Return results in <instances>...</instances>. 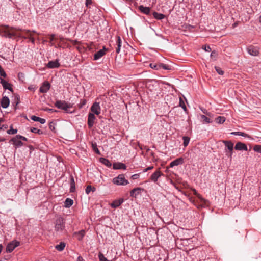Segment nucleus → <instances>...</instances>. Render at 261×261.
<instances>
[{"instance_id":"obj_64","label":"nucleus","mask_w":261,"mask_h":261,"mask_svg":"<svg viewBox=\"0 0 261 261\" xmlns=\"http://www.w3.org/2000/svg\"><path fill=\"white\" fill-rule=\"evenodd\" d=\"M2 249H3V246L0 244V253H1L2 251Z\"/></svg>"},{"instance_id":"obj_15","label":"nucleus","mask_w":261,"mask_h":261,"mask_svg":"<svg viewBox=\"0 0 261 261\" xmlns=\"http://www.w3.org/2000/svg\"><path fill=\"white\" fill-rule=\"evenodd\" d=\"M10 103V100L8 97L4 96L1 99V105L3 108H7L8 107Z\"/></svg>"},{"instance_id":"obj_52","label":"nucleus","mask_w":261,"mask_h":261,"mask_svg":"<svg viewBox=\"0 0 261 261\" xmlns=\"http://www.w3.org/2000/svg\"><path fill=\"white\" fill-rule=\"evenodd\" d=\"M0 75L4 77H6L7 76V74L3 69L0 70Z\"/></svg>"},{"instance_id":"obj_48","label":"nucleus","mask_w":261,"mask_h":261,"mask_svg":"<svg viewBox=\"0 0 261 261\" xmlns=\"http://www.w3.org/2000/svg\"><path fill=\"white\" fill-rule=\"evenodd\" d=\"M202 49L207 52H210L212 51L211 48L210 46H203Z\"/></svg>"},{"instance_id":"obj_14","label":"nucleus","mask_w":261,"mask_h":261,"mask_svg":"<svg viewBox=\"0 0 261 261\" xmlns=\"http://www.w3.org/2000/svg\"><path fill=\"white\" fill-rule=\"evenodd\" d=\"M234 149L237 150H247V146L242 142H238L236 143Z\"/></svg>"},{"instance_id":"obj_47","label":"nucleus","mask_w":261,"mask_h":261,"mask_svg":"<svg viewBox=\"0 0 261 261\" xmlns=\"http://www.w3.org/2000/svg\"><path fill=\"white\" fill-rule=\"evenodd\" d=\"M232 152L233 151L227 150L226 149H225L226 154L228 158H232Z\"/></svg>"},{"instance_id":"obj_30","label":"nucleus","mask_w":261,"mask_h":261,"mask_svg":"<svg viewBox=\"0 0 261 261\" xmlns=\"http://www.w3.org/2000/svg\"><path fill=\"white\" fill-rule=\"evenodd\" d=\"M231 134L234 135L241 136H243L244 137H247V138H251V137L247 134H246L244 132H232L231 133Z\"/></svg>"},{"instance_id":"obj_60","label":"nucleus","mask_w":261,"mask_h":261,"mask_svg":"<svg viewBox=\"0 0 261 261\" xmlns=\"http://www.w3.org/2000/svg\"><path fill=\"white\" fill-rule=\"evenodd\" d=\"M200 109L201 110V111H202V112L205 114V115H206V113H207V111L206 109H202V108H200Z\"/></svg>"},{"instance_id":"obj_13","label":"nucleus","mask_w":261,"mask_h":261,"mask_svg":"<svg viewBox=\"0 0 261 261\" xmlns=\"http://www.w3.org/2000/svg\"><path fill=\"white\" fill-rule=\"evenodd\" d=\"M143 190H144L143 188H141L140 187L135 188L133 189L132 190H131V191L130 192V195L132 197L136 198L137 197V196L139 194H140L141 193V191H142Z\"/></svg>"},{"instance_id":"obj_63","label":"nucleus","mask_w":261,"mask_h":261,"mask_svg":"<svg viewBox=\"0 0 261 261\" xmlns=\"http://www.w3.org/2000/svg\"><path fill=\"white\" fill-rule=\"evenodd\" d=\"M197 196L199 197V198H200L201 200V201H205L204 199H203V198H201V196H200V195H197Z\"/></svg>"},{"instance_id":"obj_6","label":"nucleus","mask_w":261,"mask_h":261,"mask_svg":"<svg viewBox=\"0 0 261 261\" xmlns=\"http://www.w3.org/2000/svg\"><path fill=\"white\" fill-rule=\"evenodd\" d=\"M91 111L94 114L99 115L100 113V107L99 103L95 102L91 107Z\"/></svg>"},{"instance_id":"obj_43","label":"nucleus","mask_w":261,"mask_h":261,"mask_svg":"<svg viewBox=\"0 0 261 261\" xmlns=\"http://www.w3.org/2000/svg\"><path fill=\"white\" fill-rule=\"evenodd\" d=\"M253 150L257 152L261 153V145H256L253 147Z\"/></svg>"},{"instance_id":"obj_58","label":"nucleus","mask_w":261,"mask_h":261,"mask_svg":"<svg viewBox=\"0 0 261 261\" xmlns=\"http://www.w3.org/2000/svg\"><path fill=\"white\" fill-rule=\"evenodd\" d=\"M29 40L32 43H34L35 42V39L34 38L32 37V36L30 37H29Z\"/></svg>"},{"instance_id":"obj_46","label":"nucleus","mask_w":261,"mask_h":261,"mask_svg":"<svg viewBox=\"0 0 261 261\" xmlns=\"http://www.w3.org/2000/svg\"><path fill=\"white\" fill-rule=\"evenodd\" d=\"M86 100L82 99L81 100L80 103L79 105V108H82L83 106H84L86 103Z\"/></svg>"},{"instance_id":"obj_5","label":"nucleus","mask_w":261,"mask_h":261,"mask_svg":"<svg viewBox=\"0 0 261 261\" xmlns=\"http://www.w3.org/2000/svg\"><path fill=\"white\" fill-rule=\"evenodd\" d=\"M20 245V242L16 240H14L9 243L6 248V252L7 253H10L12 252L14 249L18 247Z\"/></svg>"},{"instance_id":"obj_55","label":"nucleus","mask_w":261,"mask_h":261,"mask_svg":"<svg viewBox=\"0 0 261 261\" xmlns=\"http://www.w3.org/2000/svg\"><path fill=\"white\" fill-rule=\"evenodd\" d=\"M54 37H55V35L54 34L50 35V37H49V40H50L49 42H50V43H51V45H53L52 41H54Z\"/></svg>"},{"instance_id":"obj_24","label":"nucleus","mask_w":261,"mask_h":261,"mask_svg":"<svg viewBox=\"0 0 261 261\" xmlns=\"http://www.w3.org/2000/svg\"><path fill=\"white\" fill-rule=\"evenodd\" d=\"M70 192H73L75 190V184L73 176L72 175L70 176Z\"/></svg>"},{"instance_id":"obj_27","label":"nucleus","mask_w":261,"mask_h":261,"mask_svg":"<svg viewBox=\"0 0 261 261\" xmlns=\"http://www.w3.org/2000/svg\"><path fill=\"white\" fill-rule=\"evenodd\" d=\"M31 119L34 121L39 122L41 124H44L46 122V120L45 119L37 117L34 115H33L31 117Z\"/></svg>"},{"instance_id":"obj_37","label":"nucleus","mask_w":261,"mask_h":261,"mask_svg":"<svg viewBox=\"0 0 261 261\" xmlns=\"http://www.w3.org/2000/svg\"><path fill=\"white\" fill-rule=\"evenodd\" d=\"M182 139L184 141L183 145H184V147H186L189 143L190 138L188 137H187V136H184L182 137Z\"/></svg>"},{"instance_id":"obj_19","label":"nucleus","mask_w":261,"mask_h":261,"mask_svg":"<svg viewBox=\"0 0 261 261\" xmlns=\"http://www.w3.org/2000/svg\"><path fill=\"white\" fill-rule=\"evenodd\" d=\"M223 143L225 145L226 149L227 148V150L233 151L234 144L231 141L223 140Z\"/></svg>"},{"instance_id":"obj_3","label":"nucleus","mask_w":261,"mask_h":261,"mask_svg":"<svg viewBox=\"0 0 261 261\" xmlns=\"http://www.w3.org/2000/svg\"><path fill=\"white\" fill-rule=\"evenodd\" d=\"M55 106L58 109L65 111L66 113H72L68 110V108L72 107V105L68 104L65 101L57 100L55 102Z\"/></svg>"},{"instance_id":"obj_61","label":"nucleus","mask_w":261,"mask_h":261,"mask_svg":"<svg viewBox=\"0 0 261 261\" xmlns=\"http://www.w3.org/2000/svg\"><path fill=\"white\" fill-rule=\"evenodd\" d=\"M77 261H83V259L81 256H79L77 257Z\"/></svg>"},{"instance_id":"obj_11","label":"nucleus","mask_w":261,"mask_h":261,"mask_svg":"<svg viewBox=\"0 0 261 261\" xmlns=\"http://www.w3.org/2000/svg\"><path fill=\"white\" fill-rule=\"evenodd\" d=\"M10 141L13 143L16 148L21 147L23 145V142L19 140L18 138H17V135L15 137L12 138L10 140Z\"/></svg>"},{"instance_id":"obj_21","label":"nucleus","mask_w":261,"mask_h":261,"mask_svg":"<svg viewBox=\"0 0 261 261\" xmlns=\"http://www.w3.org/2000/svg\"><path fill=\"white\" fill-rule=\"evenodd\" d=\"M113 168L114 169H126V166L122 163H116L113 164Z\"/></svg>"},{"instance_id":"obj_40","label":"nucleus","mask_w":261,"mask_h":261,"mask_svg":"<svg viewBox=\"0 0 261 261\" xmlns=\"http://www.w3.org/2000/svg\"><path fill=\"white\" fill-rule=\"evenodd\" d=\"M92 148L93 149V150L98 154H100V151H99L98 149L97 148V144L96 143H92Z\"/></svg>"},{"instance_id":"obj_22","label":"nucleus","mask_w":261,"mask_h":261,"mask_svg":"<svg viewBox=\"0 0 261 261\" xmlns=\"http://www.w3.org/2000/svg\"><path fill=\"white\" fill-rule=\"evenodd\" d=\"M139 10L143 14L148 15L150 12V9L148 7H144L143 5L139 6Z\"/></svg>"},{"instance_id":"obj_17","label":"nucleus","mask_w":261,"mask_h":261,"mask_svg":"<svg viewBox=\"0 0 261 261\" xmlns=\"http://www.w3.org/2000/svg\"><path fill=\"white\" fill-rule=\"evenodd\" d=\"M163 174L159 171V170H158V171H156L155 172H154L150 176V179L154 181V182H156L158 178L161 176V175H163Z\"/></svg>"},{"instance_id":"obj_36","label":"nucleus","mask_w":261,"mask_h":261,"mask_svg":"<svg viewBox=\"0 0 261 261\" xmlns=\"http://www.w3.org/2000/svg\"><path fill=\"white\" fill-rule=\"evenodd\" d=\"M17 132V129H13L12 125H11L10 126V129L7 130V134H12V135L16 134Z\"/></svg>"},{"instance_id":"obj_50","label":"nucleus","mask_w":261,"mask_h":261,"mask_svg":"<svg viewBox=\"0 0 261 261\" xmlns=\"http://www.w3.org/2000/svg\"><path fill=\"white\" fill-rule=\"evenodd\" d=\"M43 110L44 111H47V112H50V113H53V112H57V110H55L53 109L48 108H44V109H43Z\"/></svg>"},{"instance_id":"obj_54","label":"nucleus","mask_w":261,"mask_h":261,"mask_svg":"<svg viewBox=\"0 0 261 261\" xmlns=\"http://www.w3.org/2000/svg\"><path fill=\"white\" fill-rule=\"evenodd\" d=\"M139 177V174H135L134 175H133L131 177V178L135 180V179H136L137 178H138Z\"/></svg>"},{"instance_id":"obj_39","label":"nucleus","mask_w":261,"mask_h":261,"mask_svg":"<svg viewBox=\"0 0 261 261\" xmlns=\"http://www.w3.org/2000/svg\"><path fill=\"white\" fill-rule=\"evenodd\" d=\"M56 123L54 121H51L49 123V128L53 132H56Z\"/></svg>"},{"instance_id":"obj_1","label":"nucleus","mask_w":261,"mask_h":261,"mask_svg":"<svg viewBox=\"0 0 261 261\" xmlns=\"http://www.w3.org/2000/svg\"><path fill=\"white\" fill-rule=\"evenodd\" d=\"M21 30L9 25H2L0 28V35L2 37L8 38H12L16 36V31Z\"/></svg>"},{"instance_id":"obj_29","label":"nucleus","mask_w":261,"mask_h":261,"mask_svg":"<svg viewBox=\"0 0 261 261\" xmlns=\"http://www.w3.org/2000/svg\"><path fill=\"white\" fill-rule=\"evenodd\" d=\"M73 204V200L70 198H67L64 202V206L66 208L70 207Z\"/></svg>"},{"instance_id":"obj_8","label":"nucleus","mask_w":261,"mask_h":261,"mask_svg":"<svg viewBox=\"0 0 261 261\" xmlns=\"http://www.w3.org/2000/svg\"><path fill=\"white\" fill-rule=\"evenodd\" d=\"M95 119L96 117L94 114L92 113H89L88 114L87 122L89 128H91L93 126Z\"/></svg>"},{"instance_id":"obj_31","label":"nucleus","mask_w":261,"mask_h":261,"mask_svg":"<svg viewBox=\"0 0 261 261\" xmlns=\"http://www.w3.org/2000/svg\"><path fill=\"white\" fill-rule=\"evenodd\" d=\"M225 118L223 116H219L215 119V121L218 124H222L225 121Z\"/></svg>"},{"instance_id":"obj_2","label":"nucleus","mask_w":261,"mask_h":261,"mask_svg":"<svg viewBox=\"0 0 261 261\" xmlns=\"http://www.w3.org/2000/svg\"><path fill=\"white\" fill-rule=\"evenodd\" d=\"M65 220L62 217H59L55 221V229L57 231H62L65 229Z\"/></svg>"},{"instance_id":"obj_49","label":"nucleus","mask_w":261,"mask_h":261,"mask_svg":"<svg viewBox=\"0 0 261 261\" xmlns=\"http://www.w3.org/2000/svg\"><path fill=\"white\" fill-rule=\"evenodd\" d=\"M217 56V52L215 50L212 51L211 54V57L212 58H214V59H216Z\"/></svg>"},{"instance_id":"obj_20","label":"nucleus","mask_w":261,"mask_h":261,"mask_svg":"<svg viewBox=\"0 0 261 261\" xmlns=\"http://www.w3.org/2000/svg\"><path fill=\"white\" fill-rule=\"evenodd\" d=\"M124 201V199L123 198H120L118 200H114L111 204V206L113 208H117Z\"/></svg>"},{"instance_id":"obj_7","label":"nucleus","mask_w":261,"mask_h":261,"mask_svg":"<svg viewBox=\"0 0 261 261\" xmlns=\"http://www.w3.org/2000/svg\"><path fill=\"white\" fill-rule=\"evenodd\" d=\"M50 87V84L47 81L43 83L42 86L40 87L39 91L41 93H46Z\"/></svg>"},{"instance_id":"obj_26","label":"nucleus","mask_w":261,"mask_h":261,"mask_svg":"<svg viewBox=\"0 0 261 261\" xmlns=\"http://www.w3.org/2000/svg\"><path fill=\"white\" fill-rule=\"evenodd\" d=\"M152 15L154 18L158 20H162L165 17V15L162 13H159L156 12H154Z\"/></svg>"},{"instance_id":"obj_33","label":"nucleus","mask_w":261,"mask_h":261,"mask_svg":"<svg viewBox=\"0 0 261 261\" xmlns=\"http://www.w3.org/2000/svg\"><path fill=\"white\" fill-rule=\"evenodd\" d=\"M65 247V244L63 242H61L59 244L57 245L55 247L56 249L58 251H62Z\"/></svg>"},{"instance_id":"obj_10","label":"nucleus","mask_w":261,"mask_h":261,"mask_svg":"<svg viewBox=\"0 0 261 261\" xmlns=\"http://www.w3.org/2000/svg\"><path fill=\"white\" fill-rule=\"evenodd\" d=\"M107 51V49L104 46L102 49H100L97 52L94 54V60H97L102 57L106 54V52Z\"/></svg>"},{"instance_id":"obj_56","label":"nucleus","mask_w":261,"mask_h":261,"mask_svg":"<svg viewBox=\"0 0 261 261\" xmlns=\"http://www.w3.org/2000/svg\"><path fill=\"white\" fill-rule=\"evenodd\" d=\"M92 1L91 0H86V6L88 7L89 5L91 4Z\"/></svg>"},{"instance_id":"obj_62","label":"nucleus","mask_w":261,"mask_h":261,"mask_svg":"<svg viewBox=\"0 0 261 261\" xmlns=\"http://www.w3.org/2000/svg\"><path fill=\"white\" fill-rule=\"evenodd\" d=\"M206 115H207V116H208V117H211V116H212V113H210V112H207V113H206Z\"/></svg>"},{"instance_id":"obj_18","label":"nucleus","mask_w":261,"mask_h":261,"mask_svg":"<svg viewBox=\"0 0 261 261\" xmlns=\"http://www.w3.org/2000/svg\"><path fill=\"white\" fill-rule=\"evenodd\" d=\"M59 66L60 63H59L58 60L55 61H50L47 64V67L49 68H58Z\"/></svg>"},{"instance_id":"obj_51","label":"nucleus","mask_w":261,"mask_h":261,"mask_svg":"<svg viewBox=\"0 0 261 261\" xmlns=\"http://www.w3.org/2000/svg\"><path fill=\"white\" fill-rule=\"evenodd\" d=\"M15 102H16V105H17L20 102V97L18 95H16L15 96Z\"/></svg>"},{"instance_id":"obj_28","label":"nucleus","mask_w":261,"mask_h":261,"mask_svg":"<svg viewBox=\"0 0 261 261\" xmlns=\"http://www.w3.org/2000/svg\"><path fill=\"white\" fill-rule=\"evenodd\" d=\"M99 161L102 164H104L108 167H110L112 166V164L110 161L106 158H100Z\"/></svg>"},{"instance_id":"obj_25","label":"nucleus","mask_w":261,"mask_h":261,"mask_svg":"<svg viewBox=\"0 0 261 261\" xmlns=\"http://www.w3.org/2000/svg\"><path fill=\"white\" fill-rule=\"evenodd\" d=\"M117 40L116 41V52L118 54L120 53L121 47V39L120 37L117 36Z\"/></svg>"},{"instance_id":"obj_59","label":"nucleus","mask_w":261,"mask_h":261,"mask_svg":"<svg viewBox=\"0 0 261 261\" xmlns=\"http://www.w3.org/2000/svg\"><path fill=\"white\" fill-rule=\"evenodd\" d=\"M1 127L2 128V130H5V129L8 128V125L5 124V125H3L1 126Z\"/></svg>"},{"instance_id":"obj_44","label":"nucleus","mask_w":261,"mask_h":261,"mask_svg":"<svg viewBox=\"0 0 261 261\" xmlns=\"http://www.w3.org/2000/svg\"><path fill=\"white\" fill-rule=\"evenodd\" d=\"M215 68L217 72V73L220 75H223L224 74V71L222 70V69L218 66H215Z\"/></svg>"},{"instance_id":"obj_45","label":"nucleus","mask_w":261,"mask_h":261,"mask_svg":"<svg viewBox=\"0 0 261 261\" xmlns=\"http://www.w3.org/2000/svg\"><path fill=\"white\" fill-rule=\"evenodd\" d=\"M179 106L182 108L185 111H187V108L181 98H180Z\"/></svg>"},{"instance_id":"obj_38","label":"nucleus","mask_w":261,"mask_h":261,"mask_svg":"<svg viewBox=\"0 0 261 261\" xmlns=\"http://www.w3.org/2000/svg\"><path fill=\"white\" fill-rule=\"evenodd\" d=\"M96 190L95 188L92 187L91 186H88L86 189L85 192L86 194H88L91 191H95Z\"/></svg>"},{"instance_id":"obj_53","label":"nucleus","mask_w":261,"mask_h":261,"mask_svg":"<svg viewBox=\"0 0 261 261\" xmlns=\"http://www.w3.org/2000/svg\"><path fill=\"white\" fill-rule=\"evenodd\" d=\"M17 138H18L19 139L25 141H28V139L26 137L22 136L21 135H17Z\"/></svg>"},{"instance_id":"obj_32","label":"nucleus","mask_w":261,"mask_h":261,"mask_svg":"<svg viewBox=\"0 0 261 261\" xmlns=\"http://www.w3.org/2000/svg\"><path fill=\"white\" fill-rule=\"evenodd\" d=\"M200 117L203 123H210L212 122V121L210 118L204 115H201Z\"/></svg>"},{"instance_id":"obj_57","label":"nucleus","mask_w":261,"mask_h":261,"mask_svg":"<svg viewBox=\"0 0 261 261\" xmlns=\"http://www.w3.org/2000/svg\"><path fill=\"white\" fill-rule=\"evenodd\" d=\"M153 168V166H150V167L145 169L144 170V172H147V171H148L149 170H151Z\"/></svg>"},{"instance_id":"obj_34","label":"nucleus","mask_w":261,"mask_h":261,"mask_svg":"<svg viewBox=\"0 0 261 261\" xmlns=\"http://www.w3.org/2000/svg\"><path fill=\"white\" fill-rule=\"evenodd\" d=\"M149 66L155 70L160 69V63H150Z\"/></svg>"},{"instance_id":"obj_4","label":"nucleus","mask_w":261,"mask_h":261,"mask_svg":"<svg viewBox=\"0 0 261 261\" xmlns=\"http://www.w3.org/2000/svg\"><path fill=\"white\" fill-rule=\"evenodd\" d=\"M113 183L117 185H127L128 181L126 180L123 174L119 175L117 177L113 179Z\"/></svg>"},{"instance_id":"obj_35","label":"nucleus","mask_w":261,"mask_h":261,"mask_svg":"<svg viewBox=\"0 0 261 261\" xmlns=\"http://www.w3.org/2000/svg\"><path fill=\"white\" fill-rule=\"evenodd\" d=\"M85 231L83 230H81L77 233H75V234L77 235V239L79 240H82L85 235Z\"/></svg>"},{"instance_id":"obj_41","label":"nucleus","mask_w":261,"mask_h":261,"mask_svg":"<svg viewBox=\"0 0 261 261\" xmlns=\"http://www.w3.org/2000/svg\"><path fill=\"white\" fill-rule=\"evenodd\" d=\"M163 69L164 70H170L171 67L167 64L160 63V69Z\"/></svg>"},{"instance_id":"obj_23","label":"nucleus","mask_w":261,"mask_h":261,"mask_svg":"<svg viewBox=\"0 0 261 261\" xmlns=\"http://www.w3.org/2000/svg\"><path fill=\"white\" fill-rule=\"evenodd\" d=\"M23 31L25 33L26 36H23L21 34H17L16 33V35L19 36V37L23 38L24 39H29V37H31L32 35V32L29 30H24Z\"/></svg>"},{"instance_id":"obj_12","label":"nucleus","mask_w":261,"mask_h":261,"mask_svg":"<svg viewBox=\"0 0 261 261\" xmlns=\"http://www.w3.org/2000/svg\"><path fill=\"white\" fill-rule=\"evenodd\" d=\"M248 53L251 56H256L259 54V50L257 47L250 46L247 48Z\"/></svg>"},{"instance_id":"obj_16","label":"nucleus","mask_w":261,"mask_h":261,"mask_svg":"<svg viewBox=\"0 0 261 261\" xmlns=\"http://www.w3.org/2000/svg\"><path fill=\"white\" fill-rule=\"evenodd\" d=\"M184 163V159L181 157L171 162L170 164V167H173L175 166L181 165Z\"/></svg>"},{"instance_id":"obj_9","label":"nucleus","mask_w":261,"mask_h":261,"mask_svg":"<svg viewBox=\"0 0 261 261\" xmlns=\"http://www.w3.org/2000/svg\"><path fill=\"white\" fill-rule=\"evenodd\" d=\"M0 83L2 85L3 88L5 90L8 89L10 90L11 92H13V89L12 87V85L2 78L0 77Z\"/></svg>"},{"instance_id":"obj_42","label":"nucleus","mask_w":261,"mask_h":261,"mask_svg":"<svg viewBox=\"0 0 261 261\" xmlns=\"http://www.w3.org/2000/svg\"><path fill=\"white\" fill-rule=\"evenodd\" d=\"M31 132L32 133H37V134H42V131L40 129H39L37 128H35V127H33L31 129Z\"/></svg>"}]
</instances>
